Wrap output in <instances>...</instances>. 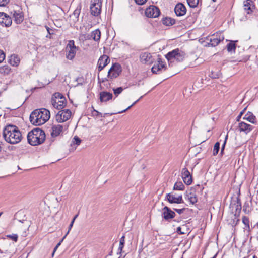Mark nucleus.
Wrapping results in <instances>:
<instances>
[{
  "label": "nucleus",
  "mask_w": 258,
  "mask_h": 258,
  "mask_svg": "<svg viewBox=\"0 0 258 258\" xmlns=\"http://www.w3.org/2000/svg\"><path fill=\"white\" fill-rule=\"evenodd\" d=\"M72 112L69 109L59 111L56 115L55 118L58 122H63L68 120L71 116Z\"/></svg>",
  "instance_id": "9"
},
{
  "label": "nucleus",
  "mask_w": 258,
  "mask_h": 258,
  "mask_svg": "<svg viewBox=\"0 0 258 258\" xmlns=\"http://www.w3.org/2000/svg\"><path fill=\"white\" fill-rule=\"evenodd\" d=\"M119 252V251L118 250V252H117V254H118Z\"/></svg>",
  "instance_id": "60"
},
{
  "label": "nucleus",
  "mask_w": 258,
  "mask_h": 258,
  "mask_svg": "<svg viewBox=\"0 0 258 258\" xmlns=\"http://www.w3.org/2000/svg\"><path fill=\"white\" fill-rule=\"evenodd\" d=\"M173 210L176 211L177 213H178L179 214H181L182 213H183V212L184 211V210H185V208H182V209H176V208H174Z\"/></svg>",
  "instance_id": "48"
},
{
  "label": "nucleus",
  "mask_w": 258,
  "mask_h": 258,
  "mask_svg": "<svg viewBox=\"0 0 258 258\" xmlns=\"http://www.w3.org/2000/svg\"><path fill=\"white\" fill-rule=\"evenodd\" d=\"M238 127L240 132H244L245 134H248L254 128L253 126L243 121L239 123Z\"/></svg>",
  "instance_id": "21"
},
{
  "label": "nucleus",
  "mask_w": 258,
  "mask_h": 258,
  "mask_svg": "<svg viewBox=\"0 0 258 258\" xmlns=\"http://www.w3.org/2000/svg\"><path fill=\"white\" fill-rule=\"evenodd\" d=\"M2 214V213H0V216H1Z\"/></svg>",
  "instance_id": "59"
},
{
  "label": "nucleus",
  "mask_w": 258,
  "mask_h": 258,
  "mask_svg": "<svg viewBox=\"0 0 258 258\" xmlns=\"http://www.w3.org/2000/svg\"><path fill=\"white\" fill-rule=\"evenodd\" d=\"M1 151H2V147H1V146L0 145V152H1Z\"/></svg>",
  "instance_id": "57"
},
{
  "label": "nucleus",
  "mask_w": 258,
  "mask_h": 258,
  "mask_svg": "<svg viewBox=\"0 0 258 258\" xmlns=\"http://www.w3.org/2000/svg\"><path fill=\"white\" fill-rule=\"evenodd\" d=\"M11 15L14 18V22L17 24L22 23L24 20L23 13L20 10H13L11 12Z\"/></svg>",
  "instance_id": "17"
},
{
  "label": "nucleus",
  "mask_w": 258,
  "mask_h": 258,
  "mask_svg": "<svg viewBox=\"0 0 258 258\" xmlns=\"http://www.w3.org/2000/svg\"><path fill=\"white\" fill-rule=\"evenodd\" d=\"M10 0H0V7H4L9 3Z\"/></svg>",
  "instance_id": "46"
},
{
  "label": "nucleus",
  "mask_w": 258,
  "mask_h": 258,
  "mask_svg": "<svg viewBox=\"0 0 258 258\" xmlns=\"http://www.w3.org/2000/svg\"><path fill=\"white\" fill-rule=\"evenodd\" d=\"M162 70H166L165 64L164 62H163L161 59H159L158 61V63L157 64H154L152 68V72L153 73L157 74L159 73L160 71H161Z\"/></svg>",
  "instance_id": "22"
},
{
  "label": "nucleus",
  "mask_w": 258,
  "mask_h": 258,
  "mask_svg": "<svg viewBox=\"0 0 258 258\" xmlns=\"http://www.w3.org/2000/svg\"><path fill=\"white\" fill-rule=\"evenodd\" d=\"M12 20L11 17L4 12H0V24L5 27H9L12 25Z\"/></svg>",
  "instance_id": "14"
},
{
  "label": "nucleus",
  "mask_w": 258,
  "mask_h": 258,
  "mask_svg": "<svg viewBox=\"0 0 258 258\" xmlns=\"http://www.w3.org/2000/svg\"><path fill=\"white\" fill-rule=\"evenodd\" d=\"M176 214L169 207L165 206L162 209V217L166 221H169L175 217Z\"/></svg>",
  "instance_id": "12"
},
{
  "label": "nucleus",
  "mask_w": 258,
  "mask_h": 258,
  "mask_svg": "<svg viewBox=\"0 0 258 258\" xmlns=\"http://www.w3.org/2000/svg\"><path fill=\"white\" fill-rule=\"evenodd\" d=\"M242 222L246 228L248 229L249 228V219L247 217L243 216L242 217Z\"/></svg>",
  "instance_id": "40"
},
{
  "label": "nucleus",
  "mask_w": 258,
  "mask_h": 258,
  "mask_svg": "<svg viewBox=\"0 0 258 258\" xmlns=\"http://www.w3.org/2000/svg\"><path fill=\"white\" fill-rule=\"evenodd\" d=\"M174 12L177 16H182L186 14V8L182 3H178L174 8Z\"/></svg>",
  "instance_id": "18"
},
{
  "label": "nucleus",
  "mask_w": 258,
  "mask_h": 258,
  "mask_svg": "<svg viewBox=\"0 0 258 258\" xmlns=\"http://www.w3.org/2000/svg\"><path fill=\"white\" fill-rule=\"evenodd\" d=\"M68 128V126H63L60 124L53 125L51 127V136L52 137L54 138L58 136L63 130H66Z\"/></svg>",
  "instance_id": "13"
},
{
  "label": "nucleus",
  "mask_w": 258,
  "mask_h": 258,
  "mask_svg": "<svg viewBox=\"0 0 258 258\" xmlns=\"http://www.w3.org/2000/svg\"><path fill=\"white\" fill-rule=\"evenodd\" d=\"M119 252V251L118 250V252H117V254H118Z\"/></svg>",
  "instance_id": "61"
},
{
  "label": "nucleus",
  "mask_w": 258,
  "mask_h": 258,
  "mask_svg": "<svg viewBox=\"0 0 258 258\" xmlns=\"http://www.w3.org/2000/svg\"><path fill=\"white\" fill-rule=\"evenodd\" d=\"M256 226H257V227L258 228V222H257V224H256Z\"/></svg>",
  "instance_id": "58"
},
{
  "label": "nucleus",
  "mask_w": 258,
  "mask_h": 258,
  "mask_svg": "<svg viewBox=\"0 0 258 258\" xmlns=\"http://www.w3.org/2000/svg\"><path fill=\"white\" fill-rule=\"evenodd\" d=\"M101 37V32L97 29L92 31L91 34V38H92L94 41H98L100 40Z\"/></svg>",
  "instance_id": "30"
},
{
  "label": "nucleus",
  "mask_w": 258,
  "mask_h": 258,
  "mask_svg": "<svg viewBox=\"0 0 258 258\" xmlns=\"http://www.w3.org/2000/svg\"><path fill=\"white\" fill-rule=\"evenodd\" d=\"M11 72V69L8 65H4L0 67V74L6 76Z\"/></svg>",
  "instance_id": "29"
},
{
  "label": "nucleus",
  "mask_w": 258,
  "mask_h": 258,
  "mask_svg": "<svg viewBox=\"0 0 258 258\" xmlns=\"http://www.w3.org/2000/svg\"><path fill=\"white\" fill-rule=\"evenodd\" d=\"M250 202H245L243 205V211L247 213L251 212V208L250 205Z\"/></svg>",
  "instance_id": "34"
},
{
  "label": "nucleus",
  "mask_w": 258,
  "mask_h": 258,
  "mask_svg": "<svg viewBox=\"0 0 258 258\" xmlns=\"http://www.w3.org/2000/svg\"><path fill=\"white\" fill-rule=\"evenodd\" d=\"M107 80V79L105 78L102 79V82H105V81H106Z\"/></svg>",
  "instance_id": "54"
},
{
  "label": "nucleus",
  "mask_w": 258,
  "mask_h": 258,
  "mask_svg": "<svg viewBox=\"0 0 258 258\" xmlns=\"http://www.w3.org/2000/svg\"><path fill=\"white\" fill-rule=\"evenodd\" d=\"M161 21L163 25L167 26H172L176 23V20L174 19L169 17L163 18Z\"/></svg>",
  "instance_id": "24"
},
{
  "label": "nucleus",
  "mask_w": 258,
  "mask_h": 258,
  "mask_svg": "<svg viewBox=\"0 0 258 258\" xmlns=\"http://www.w3.org/2000/svg\"><path fill=\"white\" fill-rule=\"evenodd\" d=\"M147 0H135V2L140 5H143L145 4Z\"/></svg>",
  "instance_id": "49"
},
{
  "label": "nucleus",
  "mask_w": 258,
  "mask_h": 258,
  "mask_svg": "<svg viewBox=\"0 0 258 258\" xmlns=\"http://www.w3.org/2000/svg\"><path fill=\"white\" fill-rule=\"evenodd\" d=\"M110 62L109 57L106 55H102L98 61V71L100 72Z\"/></svg>",
  "instance_id": "19"
},
{
  "label": "nucleus",
  "mask_w": 258,
  "mask_h": 258,
  "mask_svg": "<svg viewBox=\"0 0 258 258\" xmlns=\"http://www.w3.org/2000/svg\"><path fill=\"white\" fill-rule=\"evenodd\" d=\"M181 176L185 184L187 185H190L192 183V176L186 168H183L181 171Z\"/></svg>",
  "instance_id": "15"
},
{
  "label": "nucleus",
  "mask_w": 258,
  "mask_h": 258,
  "mask_svg": "<svg viewBox=\"0 0 258 258\" xmlns=\"http://www.w3.org/2000/svg\"><path fill=\"white\" fill-rule=\"evenodd\" d=\"M227 138H228V135H226V137H225L224 143H223V145L222 146V147H221V152H220V154L221 155H222L223 154L224 148H225V145H226V141H227Z\"/></svg>",
  "instance_id": "42"
},
{
  "label": "nucleus",
  "mask_w": 258,
  "mask_h": 258,
  "mask_svg": "<svg viewBox=\"0 0 258 258\" xmlns=\"http://www.w3.org/2000/svg\"><path fill=\"white\" fill-rule=\"evenodd\" d=\"M252 258H257L256 256L253 255Z\"/></svg>",
  "instance_id": "56"
},
{
  "label": "nucleus",
  "mask_w": 258,
  "mask_h": 258,
  "mask_svg": "<svg viewBox=\"0 0 258 258\" xmlns=\"http://www.w3.org/2000/svg\"><path fill=\"white\" fill-rule=\"evenodd\" d=\"M112 98V94L107 92H102L100 93V99L101 102H106Z\"/></svg>",
  "instance_id": "25"
},
{
  "label": "nucleus",
  "mask_w": 258,
  "mask_h": 258,
  "mask_svg": "<svg viewBox=\"0 0 258 258\" xmlns=\"http://www.w3.org/2000/svg\"><path fill=\"white\" fill-rule=\"evenodd\" d=\"M140 61L146 64H150L153 62V58L151 54L147 52H142L140 55Z\"/></svg>",
  "instance_id": "16"
},
{
  "label": "nucleus",
  "mask_w": 258,
  "mask_h": 258,
  "mask_svg": "<svg viewBox=\"0 0 258 258\" xmlns=\"http://www.w3.org/2000/svg\"><path fill=\"white\" fill-rule=\"evenodd\" d=\"M244 111V110H243L242 111H241L240 113V114H239V115L237 117V121H239V119L241 118V117L242 115V114H243Z\"/></svg>",
  "instance_id": "51"
},
{
  "label": "nucleus",
  "mask_w": 258,
  "mask_h": 258,
  "mask_svg": "<svg viewBox=\"0 0 258 258\" xmlns=\"http://www.w3.org/2000/svg\"><path fill=\"white\" fill-rule=\"evenodd\" d=\"M20 60L17 55H11L9 59V63L13 66L17 67L19 65Z\"/></svg>",
  "instance_id": "27"
},
{
  "label": "nucleus",
  "mask_w": 258,
  "mask_h": 258,
  "mask_svg": "<svg viewBox=\"0 0 258 258\" xmlns=\"http://www.w3.org/2000/svg\"><path fill=\"white\" fill-rule=\"evenodd\" d=\"M67 49L68 52L67 54V58L69 60L73 59L76 53L78 48L75 46L74 41L73 40H70L67 46Z\"/></svg>",
  "instance_id": "10"
},
{
  "label": "nucleus",
  "mask_w": 258,
  "mask_h": 258,
  "mask_svg": "<svg viewBox=\"0 0 258 258\" xmlns=\"http://www.w3.org/2000/svg\"><path fill=\"white\" fill-rule=\"evenodd\" d=\"M51 103L53 107L58 110L62 109L66 105V98L59 93H55L51 98Z\"/></svg>",
  "instance_id": "4"
},
{
  "label": "nucleus",
  "mask_w": 258,
  "mask_h": 258,
  "mask_svg": "<svg viewBox=\"0 0 258 258\" xmlns=\"http://www.w3.org/2000/svg\"><path fill=\"white\" fill-rule=\"evenodd\" d=\"M5 141L11 144L19 143L22 139V134L18 127L13 125H7L3 131Z\"/></svg>",
  "instance_id": "1"
},
{
  "label": "nucleus",
  "mask_w": 258,
  "mask_h": 258,
  "mask_svg": "<svg viewBox=\"0 0 258 258\" xmlns=\"http://www.w3.org/2000/svg\"><path fill=\"white\" fill-rule=\"evenodd\" d=\"M74 220H72L69 226V228H68V232H67V233L66 234H67V235L69 233L70 230H71L72 227H73V225L74 224Z\"/></svg>",
  "instance_id": "50"
},
{
  "label": "nucleus",
  "mask_w": 258,
  "mask_h": 258,
  "mask_svg": "<svg viewBox=\"0 0 258 258\" xmlns=\"http://www.w3.org/2000/svg\"><path fill=\"white\" fill-rule=\"evenodd\" d=\"M74 141V143L77 145H80L81 142V140L77 136H75L73 138Z\"/></svg>",
  "instance_id": "43"
},
{
  "label": "nucleus",
  "mask_w": 258,
  "mask_h": 258,
  "mask_svg": "<svg viewBox=\"0 0 258 258\" xmlns=\"http://www.w3.org/2000/svg\"><path fill=\"white\" fill-rule=\"evenodd\" d=\"M235 205V210H236V213L234 215V216L235 217V226L238 224V222H239V219L237 218V217L236 216L237 213L239 214L241 210V203L240 201V199L239 198H236V203L234 204Z\"/></svg>",
  "instance_id": "23"
},
{
  "label": "nucleus",
  "mask_w": 258,
  "mask_h": 258,
  "mask_svg": "<svg viewBox=\"0 0 258 258\" xmlns=\"http://www.w3.org/2000/svg\"><path fill=\"white\" fill-rule=\"evenodd\" d=\"M102 1L101 0H91L90 2V12L94 16H99L101 12Z\"/></svg>",
  "instance_id": "6"
},
{
  "label": "nucleus",
  "mask_w": 258,
  "mask_h": 258,
  "mask_svg": "<svg viewBox=\"0 0 258 258\" xmlns=\"http://www.w3.org/2000/svg\"><path fill=\"white\" fill-rule=\"evenodd\" d=\"M212 1H213V2H215V1H216V0H212Z\"/></svg>",
  "instance_id": "62"
},
{
  "label": "nucleus",
  "mask_w": 258,
  "mask_h": 258,
  "mask_svg": "<svg viewBox=\"0 0 258 258\" xmlns=\"http://www.w3.org/2000/svg\"><path fill=\"white\" fill-rule=\"evenodd\" d=\"M185 186L181 182H177L175 183L173 189L176 190H183Z\"/></svg>",
  "instance_id": "32"
},
{
  "label": "nucleus",
  "mask_w": 258,
  "mask_h": 258,
  "mask_svg": "<svg viewBox=\"0 0 258 258\" xmlns=\"http://www.w3.org/2000/svg\"><path fill=\"white\" fill-rule=\"evenodd\" d=\"M124 242H125V236L123 235L121 237V238L120 239L119 246L118 247V250L119 251L120 253H121L122 251V249H123V248L124 245Z\"/></svg>",
  "instance_id": "36"
},
{
  "label": "nucleus",
  "mask_w": 258,
  "mask_h": 258,
  "mask_svg": "<svg viewBox=\"0 0 258 258\" xmlns=\"http://www.w3.org/2000/svg\"><path fill=\"white\" fill-rule=\"evenodd\" d=\"M227 48L228 52H232L235 51L236 49V44L233 42H231L228 43L227 45Z\"/></svg>",
  "instance_id": "35"
},
{
  "label": "nucleus",
  "mask_w": 258,
  "mask_h": 258,
  "mask_svg": "<svg viewBox=\"0 0 258 258\" xmlns=\"http://www.w3.org/2000/svg\"><path fill=\"white\" fill-rule=\"evenodd\" d=\"M160 14L159 9L154 5H151L145 10V15L149 18L158 17Z\"/></svg>",
  "instance_id": "11"
},
{
  "label": "nucleus",
  "mask_w": 258,
  "mask_h": 258,
  "mask_svg": "<svg viewBox=\"0 0 258 258\" xmlns=\"http://www.w3.org/2000/svg\"><path fill=\"white\" fill-rule=\"evenodd\" d=\"M177 231L180 234H184L183 232L181 231V228L180 227H177Z\"/></svg>",
  "instance_id": "52"
},
{
  "label": "nucleus",
  "mask_w": 258,
  "mask_h": 258,
  "mask_svg": "<svg viewBox=\"0 0 258 258\" xmlns=\"http://www.w3.org/2000/svg\"><path fill=\"white\" fill-rule=\"evenodd\" d=\"M224 39L222 32H217L207 38L210 42L209 45L215 47Z\"/></svg>",
  "instance_id": "8"
},
{
  "label": "nucleus",
  "mask_w": 258,
  "mask_h": 258,
  "mask_svg": "<svg viewBox=\"0 0 258 258\" xmlns=\"http://www.w3.org/2000/svg\"><path fill=\"white\" fill-rule=\"evenodd\" d=\"M142 97V96H141L139 99H138L137 100L135 101L132 105H131L130 106H128L127 108H126L125 109L122 110V111H119L117 112V113H123L124 112H125L126 111H127L128 109H130L132 107H133L134 105H135L139 101V100ZM117 114V113H112L111 114Z\"/></svg>",
  "instance_id": "38"
},
{
  "label": "nucleus",
  "mask_w": 258,
  "mask_h": 258,
  "mask_svg": "<svg viewBox=\"0 0 258 258\" xmlns=\"http://www.w3.org/2000/svg\"><path fill=\"white\" fill-rule=\"evenodd\" d=\"M92 113L93 116L96 117H102V114L95 109H93Z\"/></svg>",
  "instance_id": "45"
},
{
  "label": "nucleus",
  "mask_w": 258,
  "mask_h": 258,
  "mask_svg": "<svg viewBox=\"0 0 258 258\" xmlns=\"http://www.w3.org/2000/svg\"><path fill=\"white\" fill-rule=\"evenodd\" d=\"M166 199L170 203L180 204L183 203L182 195H180L177 197L172 193L168 194L166 195Z\"/></svg>",
  "instance_id": "20"
},
{
  "label": "nucleus",
  "mask_w": 258,
  "mask_h": 258,
  "mask_svg": "<svg viewBox=\"0 0 258 258\" xmlns=\"http://www.w3.org/2000/svg\"><path fill=\"white\" fill-rule=\"evenodd\" d=\"M122 72L121 66L117 63L112 64L108 72L107 77L111 79L117 78Z\"/></svg>",
  "instance_id": "7"
},
{
  "label": "nucleus",
  "mask_w": 258,
  "mask_h": 258,
  "mask_svg": "<svg viewBox=\"0 0 258 258\" xmlns=\"http://www.w3.org/2000/svg\"><path fill=\"white\" fill-rule=\"evenodd\" d=\"M7 237H9L15 242H17L18 240V235L17 234L8 235H7Z\"/></svg>",
  "instance_id": "44"
},
{
  "label": "nucleus",
  "mask_w": 258,
  "mask_h": 258,
  "mask_svg": "<svg viewBox=\"0 0 258 258\" xmlns=\"http://www.w3.org/2000/svg\"><path fill=\"white\" fill-rule=\"evenodd\" d=\"M5 54L3 51L0 50V63L3 62V61L5 59Z\"/></svg>",
  "instance_id": "47"
},
{
  "label": "nucleus",
  "mask_w": 258,
  "mask_h": 258,
  "mask_svg": "<svg viewBox=\"0 0 258 258\" xmlns=\"http://www.w3.org/2000/svg\"><path fill=\"white\" fill-rule=\"evenodd\" d=\"M78 216V214H76L74 217L73 218L72 220H74L75 221V219L77 218V217Z\"/></svg>",
  "instance_id": "53"
},
{
  "label": "nucleus",
  "mask_w": 258,
  "mask_h": 258,
  "mask_svg": "<svg viewBox=\"0 0 258 258\" xmlns=\"http://www.w3.org/2000/svg\"><path fill=\"white\" fill-rule=\"evenodd\" d=\"M187 198L189 201L192 204H194L197 202V198L195 193L190 192L187 195Z\"/></svg>",
  "instance_id": "31"
},
{
  "label": "nucleus",
  "mask_w": 258,
  "mask_h": 258,
  "mask_svg": "<svg viewBox=\"0 0 258 258\" xmlns=\"http://www.w3.org/2000/svg\"><path fill=\"white\" fill-rule=\"evenodd\" d=\"M253 7L252 1L251 0H246L244 2V10L247 11V14H250L252 12V8Z\"/></svg>",
  "instance_id": "28"
},
{
  "label": "nucleus",
  "mask_w": 258,
  "mask_h": 258,
  "mask_svg": "<svg viewBox=\"0 0 258 258\" xmlns=\"http://www.w3.org/2000/svg\"><path fill=\"white\" fill-rule=\"evenodd\" d=\"M46 138L45 132L39 128H35L29 132L27 135L28 142L32 146L42 144Z\"/></svg>",
  "instance_id": "3"
},
{
  "label": "nucleus",
  "mask_w": 258,
  "mask_h": 258,
  "mask_svg": "<svg viewBox=\"0 0 258 258\" xmlns=\"http://www.w3.org/2000/svg\"><path fill=\"white\" fill-rule=\"evenodd\" d=\"M219 149H220V143H219V142H217L215 144V145L214 146L213 150V156H216L218 154V153L219 151Z\"/></svg>",
  "instance_id": "37"
},
{
  "label": "nucleus",
  "mask_w": 258,
  "mask_h": 258,
  "mask_svg": "<svg viewBox=\"0 0 258 258\" xmlns=\"http://www.w3.org/2000/svg\"><path fill=\"white\" fill-rule=\"evenodd\" d=\"M186 54L181 50L177 48L166 55V58L169 61H174L176 60L178 62L182 61L185 57Z\"/></svg>",
  "instance_id": "5"
},
{
  "label": "nucleus",
  "mask_w": 258,
  "mask_h": 258,
  "mask_svg": "<svg viewBox=\"0 0 258 258\" xmlns=\"http://www.w3.org/2000/svg\"><path fill=\"white\" fill-rule=\"evenodd\" d=\"M13 254L12 253H10L9 258H10L12 256Z\"/></svg>",
  "instance_id": "55"
},
{
  "label": "nucleus",
  "mask_w": 258,
  "mask_h": 258,
  "mask_svg": "<svg viewBox=\"0 0 258 258\" xmlns=\"http://www.w3.org/2000/svg\"><path fill=\"white\" fill-rule=\"evenodd\" d=\"M123 90V88L121 87H118L117 88H114L113 89L114 94L116 96H117L119 94H120L122 91Z\"/></svg>",
  "instance_id": "39"
},
{
  "label": "nucleus",
  "mask_w": 258,
  "mask_h": 258,
  "mask_svg": "<svg viewBox=\"0 0 258 258\" xmlns=\"http://www.w3.org/2000/svg\"><path fill=\"white\" fill-rule=\"evenodd\" d=\"M189 6L191 8H196L200 3V0H187Z\"/></svg>",
  "instance_id": "33"
},
{
  "label": "nucleus",
  "mask_w": 258,
  "mask_h": 258,
  "mask_svg": "<svg viewBox=\"0 0 258 258\" xmlns=\"http://www.w3.org/2000/svg\"><path fill=\"white\" fill-rule=\"evenodd\" d=\"M243 119L247 121L255 124L256 123V117L250 112H248L243 117Z\"/></svg>",
  "instance_id": "26"
},
{
  "label": "nucleus",
  "mask_w": 258,
  "mask_h": 258,
  "mask_svg": "<svg viewBox=\"0 0 258 258\" xmlns=\"http://www.w3.org/2000/svg\"><path fill=\"white\" fill-rule=\"evenodd\" d=\"M67 236V234H66L64 236V237L62 238V239L57 244L56 246L54 247V250H53V253H52V256L54 255V252L56 251V250L58 248V247L61 245V242L66 238Z\"/></svg>",
  "instance_id": "41"
},
{
  "label": "nucleus",
  "mask_w": 258,
  "mask_h": 258,
  "mask_svg": "<svg viewBox=\"0 0 258 258\" xmlns=\"http://www.w3.org/2000/svg\"><path fill=\"white\" fill-rule=\"evenodd\" d=\"M50 117V111L45 108L36 109L30 115L31 123L35 125H41L49 120Z\"/></svg>",
  "instance_id": "2"
}]
</instances>
